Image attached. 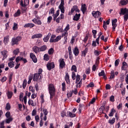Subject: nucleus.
<instances>
[{"label":"nucleus","instance_id":"1","mask_svg":"<svg viewBox=\"0 0 128 128\" xmlns=\"http://www.w3.org/2000/svg\"><path fill=\"white\" fill-rule=\"evenodd\" d=\"M48 90L50 94V100H52L54 96H56V88H54V85L52 84H49L48 86Z\"/></svg>","mask_w":128,"mask_h":128},{"label":"nucleus","instance_id":"2","mask_svg":"<svg viewBox=\"0 0 128 128\" xmlns=\"http://www.w3.org/2000/svg\"><path fill=\"white\" fill-rule=\"evenodd\" d=\"M60 10L56 11V12L54 14V8H52L49 11L50 14H52V16H60Z\"/></svg>","mask_w":128,"mask_h":128},{"label":"nucleus","instance_id":"3","mask_svg":"<svg viewBox=\"0 0 128 128\" xmlns=\"http://www.w3.org/2000/svg\"><path fill=\"white\" fill-rule=\"evenodd\" d=\"M46 68L48 70H50V71L52 70L53 68H55L54 62H48L46 64Z\"/></svg>","mask_w":128,"mask_h":128},{"label":"nucleus","instance_id":"4","mask_svg":"<svg viewBox=\"0 0 128 128\" xmlns=\"http://www.w3.org/2000/svg\"><path fill=\"white\" fill-rule=\"evenodd\" d=\"M78 94V89L74 88V90H72L70 92H68L67 94V97L68 98H71V96H72V94Z\"/></svg>","mask_w":128,"mask_h":128},{"label":"nucleus","instance_id":"5","mask_svg":"<svg viewBox=\"0 0 128 128\" xmlns=\"http://www.w3.org/2000/svg\"><path fill=\"white\" fill-rule=\"evenodd\" d=\"M42 80V75H40L36 73L34 74L33 80L34 82H38Z\"/></svg>","mask_w":128,"mask_h":128},{"label":"nucleus","instance_id":"6","mask_svg":"<svg viewBox=\"0 0 128 128\" xmlns=\"http://www.w3.org/2000/svg\"><path fill=\"white\" fill-rule=\"evenodd\" d=\"M60 64V69L62 70L64 68H66V62H64V59L60 58L59 60Z\"/></svg>","mask_w":128,"mask_h":128},{"label":"nucleus","instance_id":"7","mask_svg":"<svg viewBox=\"0 0 128 128\" xmlns=\"http://www.w3.org/2000/svg\"><path fill=\"white\" fill-rule=\"evenodd\" d=\"M120 16H128V12L126 10V8H122L120 9Z\"/></svg>","mask_w":128,"mask_h":128},{"label":"nucleus","instance_id":"8","mask_svg":"<svg viewBox=\"0 0 128 128\" xmlns=\"http://www.w3.org/2000/svg\"><path fill=\"white\" fill-rule=\"evenodd\" d=\"M116 22H118V20L116 18L112 20V30L113 32H114L116 30V28L118 26Z\"/></svg>","mask_w":128,"mask_h":128},{"label":"nucleus","instance_id":"9","mask_svg":"<svg viewBox=\"0 0 128 128\" xmlns=\"http://www.w3.org/2000/svg\"><path fill=\"white\" fill-rule=\"evenodd\" d=\"M64 80H66L67 84H70V75L68 72L66 73Z\"/></svg>","mask_w":128,"mask_h":128},{"label":"nucleus","instance_id":"10","mask_svg":"<svg viewBox=\"0 0 128 128\" xmlns=\"http://www.w3.org/2000/svg\"><path fill=\"white\" fill-rule=\"evenodd\" d=\"M76 12H80V10H78V6H73L72 8L71 9V12L70 14H74Z\"/></svg>","mask_w":128,"mask_h":128},{"label":"nucleus","instance_id":"11","mask_svg":"<svg viewBox=\"0 0 128 128\" xmlns=\"http://www.w3.org/2000/svg\"><path fill=\"white\" fill-rule=\"evenodd\" d=\"M30 58L34 63L38 62V58H36V56L34 53H30Z\"/></svg>","mask_w":128,"mask_h":128},{"label":"nucleus","instance_id":"12","mask_svg":"<svg viewBox=\"0 0 128 128\" xmlns=\"http://www.w3.org/2000/svg\"><path fill=\"white\" fill-rule=\"evenodd\" d=\"M32 21L33 22H34V24H38V26H40L42 24V20L38 18H34L32 20Z\"/></svg>","mask_w":128,"mask_h":128},{"label":"nucleus","instance_id":"13","mask_svg":"<svg viewBox=\"0 0 128 128\" xmlns=\"http://www.w3.org/2000/svg\"><path fill=\"white\" fill-rule=\"evenodd\" d=\"M42 37V34H34L32 36V40L34 38H40Z\"/></svg>","mask_w":128,"mask_h":128},{"label":"nucleus","instance_id":"14","mask_svg":"<svg viewBox=\"0 0 128 128\" xmlns=\"http://www.w3.org/2000/svg\"><path fill=\"white\" fill-rule=\"evenodd\" d=\"M2 56H3V60H6L8 58V51L6 50H4L1 52Z\"/></svg>","mask_w":128,"mask_h":128},{"label":"nucleus","instance_id":"15","mask_svg":"<svg viewBox=\"0 0 128 128\" xmlns=\"http://www.w3.org/2000/svg\"><path fill=\"white\" fill-rule=\"evenodd\" d=\"M76 116V114L72 113L70 112H67V114L66 116V118H74Z\"/></svg>","mask_w":128,"mask_h":128},{"label":"nucleus","instance_id":"16","mask_svg":"<svg viewBox=\"0 0 128 128\" xmlns=\"http://www.w3.org/2000/svg\"><path fill=\"white\" fill-rule=\"evenodd\" d=\"M102 14V13L100 11H93L92 12V15L93 16H100Z\"/></svg>","mask_w":128,"mask_h":128},{"label":"nucleus","instance_id":"17","mask_svg":"<svg viewBox=\"0 0 128 128\" xmlns=\"http://www.w3.org/2000/svg\"><path fill=\"white\" fill-rule=\"evenodd\" d=\"M8 42H10V36H7L4 37V44H8Z\"/></svg>","mask_w":128,"mask_h":128},{"label":"nucleus","instance_id":"18","mask_svg":"<svg viewBox=\"0 0 128 128\" xmlns=\"http://www.w3.org/2000/svg\"><path fill=\"white\" fill-rule=\"evenodd\" d=\"M24 28H32L34 26V24L32 23H28L26 24L24 26Z\"/></svg>","mask_w":128,"mask_h":128},{"label":"nucleus","instance_id":"19","mask_svg":"<svg viewBox=\"0 0 128 128\" xmlns=\"http://www.w3.org/2000/svg\"><path fill=\"white\" fill-rule=\"evenodd\" d=\"M33 51L35 54H38L40 52V48H38V46H34L32 48Z\"/></svg>","mask_w":128,"mask_h":128},{"label":"nucleus","instance_id":"20","mask_svg":"<svg viewBox=\"0 0 128 128\" xmlns=\"http://www.w3.org/2000/svg\"><path fill=\"white\" fill-rule=\"evenodd\" d=\"M5 122H6V124H10L12 120H14V118L12 117H10L7 118L6 120H4Z\"/></svg>","mask_w":128,"mask_h":128},{"label":"nucleus","instance_id":"21","mask_svg":"<svg viewBox=\"0 0 128 128\" xmlns=\"http://www.w3.org/2000/svg\"><path fill=\"white\" fill-rule=\"evenodd\" d=\"M98 66V60L97 59L96 62V64H94L92 66V70L94 72H96V66Z\"/></svg>","mask_w":128,"mask_h":128},{"label":"nucleus","instance_id":"22","mask_svg":"<svg viewBox=\"0 0 128 128\" xmlns=\"http://www.w3.org/2000/svg\"><path fill=\"white\" fill-rule=\"evenodd\" d=\"M40 52H44L48 49V46L46 45H43L40 48H39Z\"/></svg>","mask_w":128,"mask_h":128},{"label":"nucleus","instance_id":"23","mask_svg":"<svg viewBox=\"0 0 128 128\" xmlns=\"http://www.w3.org/2000/svg\"><path fill=\"white\" fill-rule=\"evenodd\" d=\"M83 14H84L86 12V4H82V10Z\"/></svg>","mask_w":128,"mask_h":128},{"label":"nucleus","instance_id":"24","mask_svg":"<svg viewBox=\"0 0 128 128\" xmlns=\"http://www.w3.org/2000/svg\"><path fill=\"white\" fill-rule=\"evenodd\" d=\"M62 92H66V82H64L62 84Z\"/></svg>","mask_w":128,"mask_h":128},{"label":"nucleus","instance_id":"25","mask_svg":"<svg viewBox=\"0 0 128 128\" xmlns=\"http://www.w3.org/2000/svg\"><path fill=\"white\" fill-rule=\"evenodd\" d=\"M12 46H14V44H18V42L16 40V38H12L11 41Z\"/></svg>","mask_w":128,"mask_h":128},{"label":"nucleus","instance_id":"26","mask_svg":"<svg viewBox=\"0 0 128 128\" xmlns=\"http://www.w3.org/2000/svg\"><path fill=\"white\" fill-rule=\"evenodd\" d=\"M122 68L123 70H126L128 68V64H126L125 62H123Z\"/></svg>","mask_w":128,"mask_h":128},{"label":"nucleus","instance_id":"27","mask_svg":"<svg viewBox=\"0 0 128 128\" xmlns=\"http://www.w3.org/2000/svg\"><path fill=\"white\" fill-rule=\"evenodd\" d=\"M73 52L74 54L76 56H78L79 52H78V47L74 48Z\"/></svg>","mask_w":128,"mask_h":128},{"label":"nucleus","instance_id":"28","mask_svg":"<svg viewBox=\"0 0 128 128\" xmlns=\"http://www.w3.org/2000/svg\"><path fill=\"white\" fill-rule=\"evenodd\" d=\"M128 4V0H121L120 2V4H121V6H126V4Z\"/></svg>","mask_w":128,"mask_h":128},{"label":"nucleus","instance_id":"29","mask_svg":"<svg viewBox=\"0 0 128 128\" xmlns=\"http://www.w3.org/2000/svg\"><path fill=\"white\" fill-rule=\"evenodd\" d=\"M12 94H13L12 92L8 91V92L6 93L7 96L9 100H10V98H12Z\"/></svg>","mask_w":128,"mask_h":128},{"label":"nucleus","instance_id":"30","mask_svg":"<svg viewBox=\"0 0 128 128\" xmlns=\"http://www.w3.org/2000/svg\"><path fill=\"white\" fill-rule=\"evenodd\" d=\"M14 76V73L10 72L8 75V82H12V76Z\"/></svg>","mask_w":128,"mask_h":128},{"label":"nucleus","instance_id":"31","mask_svg":"<svg viewBox=\"0 0 128 128\" xmlns=\"http://www.w3.org/2000/svg\"><path fill=\"white\" fill-rule=\"evenodd\" d=\"M80 76L78 74H77L76 76V84H80Z\"/></svg>","mask_w":128,"mask_h":128},{"label":"nucleus","instance_id":"32","mask_svg":"<svg viewBox=\"0 0 128 128\" xmlns=\"http://www.w3.org/2000/svg\"><path fill=\"white\" fill-rule=\"evenodd\" d=\"M106 24H110V22H108V21H106V22L104 21L103 28H104L105 30H106V28H108V26H106Z\"/></svg>","mask_w":128,"mask_h":128},{"label":"nucleus","instance_id":"33","mask_svg":"<svg viewBox=\"0 0 128 128\" xmlns=\"http://www.w3.org/2000/svg\"><path fill=\"white\" fill-rule=\"evenodd\" d=\"M64 32V29L60 28V26H58V28L56 30V32L58 34H60V32Z\"/></svg>","mask_w":128,"mask_h":128},{"label":"nucleus","instance_id":"34","mask_svg":"<svg viewBox=\"0 0 128 128\" xmlns=\"http://www.w3.org/2000/svg\"><path fill=\"white\" fill-rule=\"evenodd\" d=\"M2 68H4V64L2 63L0 64V76H2Z\"/></svg>","mask_w":128,"mask_h":128},{"label":"nucleus","instance_id":"35","mask_svg":"<svg viewBox=\"0 0 128 128\" xmlns=\"http://www.w3.org/2000/svg\"><path fill=\"white\" fill-rule=\"evenodd\" d=\"M20 53V48H17L16 50L13 51V54H15V56H18Z\"/></svg>","mask_w":128,"mask_h":128},{"label":"nucleus","instance_id":"36","mask_svg":"<svg viewBox=\"0 0 128 128\" xmlns=\"http://www.w3.org/2000/svg\"><path fill=\"white\" fill-rule=\"evenodd\" d=\"M71 70L74 72H78L76 70V65H72L71 68Z\"/></svg>","mask_w":128,"mask_h":128},{"label":"nucleus","instance_id":"37","mask_svg":"<svg viewBox=\"0 0 128 128\" xmlns=\"http://www.w3.org/2000/svg\"><path fill=\"white\" fill-rule=\"evenodd\" d=\"M28 104L29 106H34V100H31L30 99L28 101Z\"/></svg>","mask_w":128,"mask_h":128},{"label":"nucleus","instance_id":"38","mask_svg":"<svg viewBox=\"0 0 128 128\" xmlns=\"http://www.w3.org/2000/svg\"><path fill=\"white\" fill-rule=\"evenodd\" d=\"M26 84H28V81L26 80H24L22 84V88L24 89L26 88Z\"/></svg>","mask_w":128,"mask_h":128},{"label":"nucleus","instance_id":"39","mask_svg":"<svg viewBox=\"0 0 128 128\" xmlns=\"http://www.w3.org/2000/svg\"><path fill=\"white\" fill-rule=\"evenodd\" d=\"M114 112H116V110L114 108L112 109L111 112L109 114V116H114Z\"/></svg>","mask_w":128,"mask_h":128},{"label":"nucleus","instance_id":"40","mask_svg":"<svg viewBox=\"0 0 128 128\" xmlns=\"http://www.w3.org/2000/svg\"><path fill=\"white\" fill-rule=\"evenodd\" d=\"M114 78V70H112L111 72V74H110V80H112V78Z\"/></svg>","mask_w":128,"mask_h":128},{"label":"nucleus","instance_id":"41","mask_svg":"<svg viewBox=\"0 0 128 128\" xmlns=\"http://www.w3.org/2000/svg\"><path fill=\"white\" fill-rule=\"evenodd\" d=\"M54 52V50L53 49V48H50V49L48 50V54H52Z\"/></svg>","mask_w":128,"mask_h":128},{"label":"nucleus","instance_id":"42","mask_svg":"<svg viewBox=\"0 0 128 128\" xmlns=\"http://www.w3.org/2000/svg\"><path fill=\"white\" fill-rule=\"evenodd\" d=\"M6 110H10V104L9 102L6 104Z\"/></svg>","mask_w":128,"mask_h":128},{"label":"nucleus","instance_id":"43","mask_svg":"<svg viewBox=\"0 0 128 128\" xmlns=\"http://www.w3.org/2000/svg\"><path fill=\"white\" fill-rule=\"evenodd\" d=\"M116 122V118H112V120H109V123L110 124H114Z\"/></svg>","mask_w":128,"mask_h":128},{"label":"nucleus","instance_id":"44","mask_svg":"<svg viewBox=\"0 0 128 128\" xmlns=\"http://www.w3.org/2000/svg\"><path fill=\"white\" fill-rule=\"evenodd\" d=\"M4 120L0 122V128H4Z\"/></svg>","mask_w":128,"mask_h":128},{"label":"nucleus","instance_id":"45","mask_svg":"<svg viewBox=\"0 0 128 128\" xmlns=\"http://www.w3.org/2000/svg\"><path fill=\"white\" fill-rule=\"evenodd\" d=\"M44 60L48 61L50 60V57L48 56V54H45L44 55Z\"/></svg>","mask_w":128,"mask_h":128},{"label":"nucleus","instance_id":"46","mask_svg":"<svg viewBox=\"0 0 128 128\" xmlns=\"http://www.w3.org/2000/svg\"><path fill=\"white\" fill-rule=\"evenodd\" d=\"M88 53V48H86L83 52H82V56H86V55Z\"/></svg>","mask_w":128,"mask_h":128},{"label":"nucleus","instance_id":"47","mask_svg":"<svg viewBox=\"0 0 128 128\" xmlns=\"http://www.w3.org/2000/svg\"><path fill=\"white\" fill-rule=\"evenodd\" d=\"M22 36H18L16 38H15V40H16L17 42H20L22 40Z\"/></svg>","mask_w":128,"mask_h":128},{"label":"nucleus","instance_id":"48","mask_svg":"<svg viewBox=\"0 0 128 128\" xmlns=\"http://www.w3.org/2000/svg\"><path fill=\"white\" fill-rule=\"evenodd\" d=\"M22 36H18L16 38H15V40H16L17 42H20L22 40Z\"/></svg>","mask_w":128,"mask_h":128},{"label":"nucleus","instance_id":"49","mask_svg":"<svg viewBox=\"0 0 128 128\" xmlns=\"http://www.w3.org/2000/svg\"><path fill=\"white\" fill-rule=\"evenodd\" d=\"M62 40V36H58L55 39V42H59V40Z\"/></svg>","mask_w":128,"mask_h":128},{"label":"nucleus","instance_id":"50","mask_svg":"<svg viewBox=\"0 0 128 128\" xmlns=\"http://www.w3.org/2000/svg\"><path fill=\"white\" fill-rule=\"evenodd\" d=\"M36 74H39L40 76H42V68H40L38 70V72L36 73Z\"/></svg>","mask_w":128,"mask_h":128},{"label":"nucleus","instance_id":"51","mask_svg":"<svg viewBox=\"0 0 128 128\" xmlns=\"http://www.w3.org/2000/svg\"><path fill=\"white\" fill-rule=\"evenodd\" d=\"M5 116L6 118H12V116H10V112H7L6 113Z\"/></svg>","mask_w":128,"mask_h":128},{"label":"nucleus","instance_id":"52","mask_svg":"<svg viewBox=\"0 0 128 128\" xmlns=\"http://www.w3.org/2000/svg\"><path fill=\"white\" fill-rule=\"evenodd\" d=\"M48 40H50V37L46 36L44 38V42H48Z\"/></svg>","mask_w":128,"mask_h":128},{"label":"nucleus","instance_id":"53","mask_svg":"<svg viewBox=\"0 0 128 128\" xmlns=\"http://www.w3.org/2000/svg\"><path fill=\"white\" fill-rule=\"evenodd\" d=\"M44 94H42L40 96L41 98V104H44Z\"/></svg>","mask_w":128,"mask_h":128},{"label":"nucleus","instance_id":"54","mask_svg":"<svg viewBox=\"0 0 128 128\" xmlns=\"http://www.w3.org/2000/svg\"><path fill=\"white\" fill-rule=\"evenodd\" d=\"M72 79L73 80H76V72H72Z\"/></svg>","mask_w":128,"mask_h":128},{"label":"nucleus","instance_id":"55","mask_svg":"<svg viewBox=\"0 0 128 128\" xmlns=\"http://www.w3.org/2000/svg\"><path fill=\"white\" fill-rule=\"evenodd\" d=\"M18 30V24L16 23H14L13 30Z\"/></svg>","mask_w":128,"mask_h":128},{"label":"nucleus","instance_id":"56","mask_svg":"<svg viewBox=\"0 0 128 128\" xmlns=\"http://www.w3.org/2000/svg\"><path fill=\"white\" fill-rule=\"evenodd\" d=\"M88 88H94V82H91L88 85Z\"/></svg>","mask_w":128,"mask_h":128},{"label":"nucleus","instance_id":"57","mask_svg":"<svg viewBox=\"0 0 128 128\" xmlns=\"http://www.w3.org/2000/svg\"><path fill=\"white\" fill-rule=\"evenodd\" d=\"M98 76H104V70H102L100 72H99Z\"/></svg>","mask_w":128,"mask_h":128},{"label":"nucleus","instance_id":"58","mask_svg":"<svg viewBox=\"0 0 128 128\" xmlns=\"http://www.w3.org/2000/svg\"><path fill=\"white\" fill-rule=\"evenodd\" d=\"M29 90H30V92H33L34 94V92H36L34 89V87H32V86H30Z\"/></svg>","mask_w":128,"mask_h":128},{"label":"nucleus","instance_id":"59","mask_svg":"<svg viewBox=\"0 0 128 128\" xmlns=\"http://www.w3.org/2000/svg\"><path fill=\"white\" fill-rule=\"evenodd\" d=\"M43 112H44V116H48V111L47 109H44Z\"/></svg>","mask_w":128,"mask_h":128},{"label":"nucleus","instance_id":"60","mask_svg":"<svg viewBox=\"0 0 128 128\" xmlns=\"http://www.w3.org/2000/svg\"><path fill=\"white\" fill-rule=\"evenodd\" d=\"M20 60H22V62H24V64H26V62H28V60H26V58H24L22 57L20 58Z\"/></svg>","mask_w":128,"mask_h":128},{"label":"nucleus","instance_id":"61","mask_svg":"<svg viewBox=\"0 0 128 128\" xmlns=\"http://www.w3.org/2000/svg\"><path fill=\"white\" fill-rule=\"evenodd\" d=\"M120 64V60L117 59L115 61V66H118Z\"/></svg>","mask_w":128,"mask_h":128},{"label":"nucleus","instance_id":"62","mask_svg":"<svg viewBox=\"0 0 128 128\" xmlns=\"http://www.w3.org/2000/svg\"><path fill=\"white\" fill-rule=\"evenodd\" d=\"M24 4H25V6H26L30 4V1L28 0H24Z\"/></svg>","mask_w":128,"mask_h":128},{"label":"nucleus","instance_id":"63","mask_svg":"<svg viewBox=\"0 0 128 128\" xmlns=\"http://www.w3.org/2000/svg\"><path fill=\"white\" fill-rule=\"evenodd\" d=\"M52 20V16H48V24H50Z\"/></svg>","mask_w":128,"mask_h":128},{"label":"nucleus","instance_id":"64","mask_svg":"<svg viewBox=\"0 0 128 128\" xmlns=\"http://www.w3.org/2000/svg\"><path fill=\"white\" fill-rule=\"evenodd\" d=\"M42 43L40 42V40H38L36 42V46H41Z\"/></svg>","mask_w":128,"mask_h":128}]
</instances>
